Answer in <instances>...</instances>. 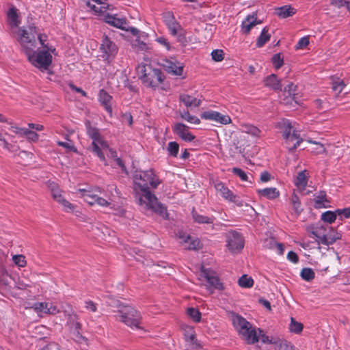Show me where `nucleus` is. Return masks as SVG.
Listing matches in <instances>:
<instances>
[{"mask_svg":"<svg viewBox=\"0 0 350 350\" xmlns=\"http://www.w3.org/2000/svg\"><path fill=\"white\" fill-rule=\"evenodd\" d=\"M12 277L8 274V271L3 269H0V286L7 288L10 285Z\"/></svg>","mask_w":350,"mask_h":350,"instance_id":"nucleus-26","label":"nucleus"},{"mask_svg":"<svg viewBox=\"0 0 350 350\" xmlns=\"http://www.w3.org/2000/svg\"><path fill=\"white\" fill-rule=\"evenodd\" d=\"M226 242L228 250L231 252L235 250H241L244 247V239L241 234L235 231L230 230L226 233Z\"/></svg>","mask_w":350,"mask_h":350,"instance_id":"nucleus-7","label":"nucleus"},{"mask_svg":"<svg viewBox=\"0 0 350 350\" xmlns=\"http://www.w3.org/2000/svg\"><path fill=\"white\" fill-rule=\"evenodd\" d=\"M167 150L169 156L176 157L179 151V144L176 142H170L168 144Z\"/></svg>","mask_w":350,"mask_h":350,"instance_id":"nucleus-34","label":"nucleus"},{"mask_svg":"<svg viewBox=\"0 0 350 350\" xmlns=\"http://www.w3.org/2000/svg\"><path fill=\"white\" fill-rule=\"evenodd\" d=\"M35 309L41 312H44L45 314H49V311L50 309H49V303L46 302H38L35 304Z\"/></svg>","mask_w":350,"mask_h":350,"instance_id":"nucleus-41","label":"nucleus"},{"mask_svg":"<svg viewBox=\"0 0 350 350\" xmlns=\"http://www.w3.org/2000/svg\"><path fill=\"white\" fill-rule=\"evenodd\" d=\"M23 135L27 137V139L32 142H36L38 139V135L35 131L26 129L23 131Z\"/></svg>","mask_w":350,"mask_h":350,"instance_id":"nucleus-49","label":"nucleus"},{"mask_svg":"<svg viewBox=\"0 0 350 350\" xmlns=\"http://www.w3.org/2000/svg\"><path fill=\"white\" fill-rule=\"evenodd\" d=\"M99 49L101 53L100 57L108 64L114 59L118 51V47L115 42L105 34L103 36Z\"/></svg>","mask_w":350,"mask_h":350,"instance_id":"nucleus-6","label":"nucleus"},{"mask_svg":"<svg viewBox=\"0 0 350 350\" xmlns=\"http://www.w3.org/2000/svg\"><path fill=\"white\" fill-rule=\"evenodd\" d=\"M238 284L243 288H250L254 284V280L252 277H249L247 275H243L239 279Z\"/></svg>","mask_w":350,"mask_h":350,"instance_id":"nucleus-31","label":"nucleus"},{"mask_svg":"<svg viewBox=\"0 0 350 350\" xmlns=\"http://www.w3.org/2000/svg\"><path fill=\"white\" fill-rule=\"evenodd\" d=\"M119 319L126 325L136 329H140L139 326L142 320V316L139 311L131 306H122L118 310Z\"/></svg>","mask_w":350,"mask_h":350,"instance_id":"nucleus-5","label":"nucleus"},{"mask_svg":"<svg viewBox=\"0 0 350 350\" xmlns=\"http://www.w3.org/2000/svg\"><path fill=\"white\" fill-rule=\"evenodd\" d=\"M71 333L74 340H75L77 342H81L82 340H85V338L81 334L80 330H72Z\"/></svg>","mask_w":350,"mask_h":350,"instance_id":"nucleus-54","label":"nucleus"},{"mask_svg":"<svg viewBox=\"0 0 350 350\" xmlns=\"http://www.w3.org/2000/svg\"><path fill=\"white\" fill-rule=\"evenodd\" d=\"M287 258L288 260L291 261L293 263H297L299 261V256L298 255L293 252L290 251L287 254Z\"/></svg>","mask_w":350,"mask_h":350,"instance_id":"nucleus-57","label":"nucleus"},{"mask_svg":"<svg viewBox=\"0 0 350 350\" xmlns=\"http://www.w3.org/2000/svg\"><path fill=\"white\" fill-rule=\"evenodd\" d=\"M162 66L167 72L173 75L182 76L183 74L184 66L180 65L178 62L165 59L163 60Z\"/></svg>","mask_w":350,"mask_h":350,"instance_id":"nucleus-13","label":"nucleus"},{"mask_svg":"<svg viewBox=\"0 0 350 350\" xmlns=\"http://www.w3.org/2000/svg\"><path fill=\"white\" fill-rule=\"evenodd\" d=\"M177 40L178 42L181 43L183 45H186L187 40V38L183 32H178L177 34Z\"/></svg>","mask_w":350,"mask_h":350,"instance_id":"nucleus-63","label":"nucleus"},{"mask_svg":"<svg viewBox=\"0 0 350 350\" xmlns=\"http://www.w3.org/2000/svg\"><path fill=\"white\" fill-rule=\"evenodd\" d=\"M112 100V96H110L107 91L102 89L99 92L98 94V100L100 103L101 105L104 107L105 110L111 113L112 107L111 105V101Z\"/></svg>","mask_w":350,"mask_h":350,"instance_id":"nucleus-16","label":"nucleus"},{"mask_svg":"<svg viewBox=\"0 0 350 350\" xmlns=\"http://www.w3.org/2000/svg\"><path fill=\"white\" fill-rule=\"evenodd\" d=\"M304 325L301 323L297 322L294 318H291L289 325V329L291 332L299 334L302 332Z\"/></svg>","mask_w":350,"mask_h":350,"instance_id":"nucleus-33","label":"nucleus"},{"mask_svg":"<svg viewBox=\"0 0 350 350\" xmlns=\"http://www.w3.org/2000/svg\"><path fill=\"white\" fill-rule=\"evenodd\" d=\"M23 255H15L12 259L14 262L21 267H24L26 265V260Z\"/></svg>","mask_w":350,"mask_h":350,"instance_id":"nucleus-45","label":"nucleus"},{"mask_svg":"<svg viewBox=\"0 0 350 350\" xmlns=\"http://www.w3.org/2000/svg\"><path fill=\"white\" fill-rule=\"evenodd\" d=\"M278 350H295V348L291 342L283 340L279 343Z\"/></svg>","mask_w":350,"mask_h":350,"instance_id":"nucleus-48","label":"nucleus"},{"mask_svg":"<svg viewBox=\"0 0 350 350\" xmlns=\"http://www.w3.org/2000/svg\"><path fill=\"white\" fill-rule=\"evenodd\" d=\"M167 18H170V21H167V26L170 29L173 28H180V25L175 21L174 15L171 12H167Z\"/></svg>","mask_w":350,"mask_h":350,"instance_id":"nucleus-43","label":"nucleus"},{"mask_svg":"<svg viewBox=\"0 0 350 350\" xmlns=\"http://www.w3.org/2000/svg\"><path fill=\"white\" fill-rule=\"evenodd\" d=\"M180 117L191 124H199L200 123V119L197 116L191 115L188 111L181 112Z\"/></svg>","mask_w":350,"mask_h":350,"instance_id":"nucleus-30","label":"nucleus"},{"mask_svg":"<svg viewBox=\"0 0 350 350\" xmlns=\"http://www.w3.org/2000/svg\"><path fill=\"white\" fill-rule=\"evenodd\" d=\"M345 87V84L343 80L337 78L336 80H333L332 82V90L336 92V95H338Z\"/></svg>","mask_w":350,"mask_h":350,"instance_id":"nucleus-37","label":"nucleus"},{"mask_svg":"<svg viewBox=\"0 0 350 350\" xmlns=\"http://www.w3.org/2000/svg\"><path fill=\"white\" fill-rule=\"evenodd\" d=\"M307 174V170H302L297 174L294 180L295 185L301 190H304L307 186L308 180Z\"/></svg>","mask_w":350,"mask_h":350,"instance_id":"nucleus-19","label":"nucleus"},{"mask_svg":"<svg viewBox=\"0 0 350 350\" xmlns=\"http://www.w3.org/2000/svg\"><path fill=\"white\" fill-rule=\"evenodd\" d=\"M314 200H325L326 202H329L327 198V194L325 191H320L318 193L314 195Z\"/></svg>","mask_w":350,"mask_h":350,"instance_id":"nucleus-56","label":"nucleus"},{"mask_svg":"<svg viewBox=\"0 0 350 350\" xmlns=\"http://www.w3.org/2000/svg\"><path fill=\"white\" fill-rule=\"evenodd\" d=\"M189 126L183 123H176L172 128L174 133L185 142H191L195 136L189 131Z\"/></svg>","mask_w":350,"mask_h":350,"instance_id":"nucleus-11","label":"nucleus"},{"mask_svg":"<svg viewBox=\"0 0 350 350\" xmlns=\"http://www.w3.org/2000/svg\"><path fill=\"white\" fill-rule=\"evenodd\" d=\"M312 231L311 232V233L319 239V241H318L319 243H321L323 245L327 246V235L321 234V233L319 232L320 228H314V227H312Z\"/></svg>","mask_w":350,"mask_h":350,"instance_id":"nucleus-35","label":"nucleus"},{"mask_svg":"<svg viewBox=\"0 0 350 350\" xmlns=\"http://www.w3.org/2000/svg\"><path fill=\"white\" fill-rule=\"evenodd\" d=\"M179 100L183 103L187 107H198L200 106L202 101L188 94H180L179 96Z\"/></svg>","mask_w":350,"mask_h":350,"instance_id":"nucleus-18","label":"nucleus"},{"mask_svg":"<svg viewBox=\"0 0 350 350\" xmlns=\"http://www.w3.org/2000/svg\"><path fill=\"white\" fill-rule=\"evenodd\" d=\"M211 56L214 61L221 62L224 58V52L221 49H215L212 51Z\"/></svg>","mask_w":350,"mask_h":350,"instance_id":"nucleus-42","label":"nucleus"},{"mask_svg":"<svg viewBox=\"0 0 350 350\" xmlns=\"http://www.w3.org/2000/svg\"><path fill=\"white\" fill-rule=\"evenodd\" d=\"M336 215L339 216L340 219H342V217L346 219L350 217V207L345 208L342 209L338 208L336 211Z\"/></svg>","mask_w":350,"mask_h":350,"instance_id":"nucleus-44","label":"nucleus"},{"mask_svg":"<svg viewBox=\"0 0 350 350\" xmlns=\"http://www.w3.org/2000/svg\"><path fill=\"white\" fill-rule=\"evenodd\" d=\"M202 247L201 242L199 239H193L189 241L188 245V250H197L200 249Z\"/></svg>","mask_w":350,"mask_h":350,"instance_id":"nucleus-50","label":"nucleus"},{"mask_svg":"<svg viewBox=\"0 0 350 350\" xmlns=\"http://www.w3.org/2000/svg\"><path fill=\"white\" fill-rule=\"evenodd\" d=\"M148 36L144 32L142 33L135 40L136 45L140 51H147L150 47L147 43Z\"/></svg>","mask_w":350,"mask_h":350,"instance_id":"nucleus-24","label":"nucleus"},{"mask_svg":"<svg viewBox=\"0 0 350 350\" xmlns=\"http://www.w3.org/2000/svg\"><path fill=\"white\" fill-rule=\"evenodd\" d=\"M258 193L260 196H263L269 200H273L279 197L280 192L276 188H265L257 190Z\"/></svg>","mask_w":350,"mask_h":350,"instance_id":"nucleus-23","label":"nucleus"},{"mask_svg":"<svg viewBox=\"0 0 350 350\" xmlns=\"http://www.w3.org/2000/svg\"><path fill=\"white\" fill-rule=\"evenodd\" d=\"M134 189L137 194L139 204H145L148 208L152 209L154 213L161 216L163 219H168L167 207L158 201L154 194L150 191L148 185L153 189H156L161 181L154 174V170H135L133 174Z\"/></svg>","mask_w":350,"mask_h":350,"instance_id":"nucleus-1","label":"nucleus"},{"mask_svg":"<svg viewBox=\"0 0 350 350\" xmlns=\"http://www.w3.org/2000/svg\"><path fill=\"white\" fill-rule=\"evenodd\" d=\"M100 145L98 144V142H92V145L90 146L91 150L95 153L101 161H105V155L103 152H102L100 146Z\"/></svg>","mask_w":350,"mask_h":350,"instance_id":"nucleus-39","label":"nucleus"},{"mask_svg":"<svg viewBox=\"0 0 350 350\" xmlns=\"http://www.w3.org/2000/svg\"><path fill=\"white\" fill-rule=\"evenodd\" d=\"M247 133L251 134L253 136H258L260 131L258 128L254 126H250L247 128Z\"/></svg>","mask_w":350,"mask_h":350,"instance_id":"nucleus-58","label":"nucleus"},{"mask_svg":"<svg viewBox=\"0 0 350 350\" xmlns=\"http://www.w3.org/2000/svg\"><path fill=\"white\" fill-rule=\"evenodd\" d=\"M82 196L84 200L90 205H94L96 204V199L98 197L96 195H92L90 191H83Z\"/></svg>","mask_w":350,"mask_h":350,"instance_id":"nucleus-40","label":"nucleus"},{"mask_svg":"<svg viewBox=\"0 0 350 350\" xmlns=\"http://www.w3.org/2000/svg\"><path fill=\"white\" fill-rule=\"evenodd\" d=\"M107 304L109 306L117 308L118 310L119 309H121V308H122V306H125L119 300L115 299L112 297H109V301H107Z\"/></svg>","mask_w":350,"mask_h":350,"instance_id":"nucleus-52","label":"nucleus"},{"mask_svg":"<svg viewBox=\"0 0 350 350\" xmlns=\"http://www.w3.org/2000/svg\"><path fill=\"white\" fill-rule=\"evenodd\" d=\"M85 124L87 129V133L92 139V142H98L100 140L102 136L99 133L98 129L92 126L90 120H86Z\"/></svg>","mask_w":350,"mask_h":350,"instance_id":"nucleus-22","label":"nucleus"},{"mask_svg":"<svg viewBox=\"0 0 350 350\" xmlns=\"http://www.w3.org/2000/svg\"><path fill=\"white\" fill-rule=\"evenodd\" d=\"M204 278L208 284L215 289H224L223 284L220 282L219 278L215 275V273L210 269H206L203 266L201 268L200 275Z\"/></svg>","mask_w":350,"mask_h":350,"instance_id":"nucleus-8","label":"nucleus"},{"mask_svg":"<svg viewBox=\"0 0 350 350\" xmlns=\"http://www.w3.org/2000/svg\"><path fill=\"white\" fill-rule=\"evenodd\" d=\"M8 18L10 21V23L12 25L17 26L18 21V13H17V9L14 7H12L9 9L8 12Z\"/></svg>","mask_w":350,"mask_h":350,"instance_id":"nucleus-32","label":"nucleus"},{"mask_svg":"<svg viewBox=\"0 0 350 350\" xmlns=\"http://www.w3.org/2000/svg\"><path fill=\"white\" fill-rule=\"evenodd\" d=\"M187 314L195 322H200L201 320V313L197 308L192 307L188 308L187 310Z\"/></svg>","mask_w":350,"mask_h":350,"instance_id":"nucleus-36","label":"nucleus"},{"mask_svg":"<svg viewBox=\"0 0 350 350\" xmlns=\"http://www.w3.org/2000/svg\"><path fill=\"white\" fill-rule=\"evenodd\" d=\"M300 275L305 281L310 282L314 278L315 273L312 269L305 267L301 271Z\"/></svg>","mask_w":350,"mask_h":350,"instance_id":"nucleus-28","label":"nucleus"},{"mask_svg":"<svg viewBox=\"0 0 350 350\" xmlns=\"http://www.w3.org/2000/svg\"><path fill=\"white\" fill-rule=\"evenodd\" d=\"M105 21L110 25L122 30L126 29V25H127L125 18H118L109 14L105 16Z\"/></svg>","mask_w":350,"mask_h":350,"instance_id":"nucleus-15","label":"nucleus"},{"mask_svg":"<svg viewBox=\"0 0 350 350\" xmlns=\"http://www.w3.org/2000/svg\"><path fill=\"white\" fill-rule=\"evenodd\" d=\"M200 117L202 119L213 120L221 124L226 125L231 122V118L229 116L212 110L204 111L200 114Z\"/></svg>","mask_w":350,"mask_h":350,"instance_id":"nucleus-9","label":"nucleus"},{"mask_svg":"<svg viewBox=\"0 0 350 350\" xmlns=\"http://www.w3.org/2000/svg\"><path fill=\"white\" fill-rule=\"evenodd\" d=\"M302 142H303V139L299 136L296 139V142L295 143H293V144H291L287 147L288 152H293L295 149H297V148L299 146V144Z\"/></svg>","mask_w":350,"mask_h":350,"instance_id":"nucleus-55","label":"nucleus"},{"mask_svg":"<svg viewBox=\"0 0 350 350\" xmlns=\"http://www.w3.org/2000/svg\"><path fill=\"white\" fill-rule=\"evenodd\" d=\"M325 202H326L325 200H314V206L317 209H320L322 208H327L328 206L325 204Z\"/></svg>","mask_w":350,"mask_h":350,"instance_id":"nucleus-64","label":"nucleus"},{"mask_svg":"<svg viewBox=\"0 0 350 350\" xmlns=\"http://www.w3.org/2000/svg\"><path fill=\"white\" fill-rule=\"evenodd\" d=\"M264 83L266 87H268L273 90H282V85L281 81L278 79L277 75L275 74H271L265 78Z\"/></svg>","mask_w":350,"mask_h":350,"instance_id":"nucleus-17","label":"nucleus"},{"mask_svg":"<svg viewBox=\"0 0 350 350\" xmlns=\"http://www.w3.org/2000/svg\"><path fill=\"white\" fill-rule=\"evenodd\" d=\"M271 38V34L269 33V28L265 27L262 29L260 35L256 40V46L258 48L262 47L266 42Z\"/></svg>","mask_w":350,"mask_h":350,"instance_id":"nucleus-25","label":"nucleus"},{"mask_svg":"<svg viewBox=\"0 0 350 350\" xmlns=\"http://www.w3.org/2000/svg\"><path fill=\"white\" fill-rule=\"evenodd\" d=\"M70 324L71 331L72 330H81V324L79 322L76 321L72 319H71V320L70 321Z\"/></svg>","mask_w":350,"mask_h":350,"instance_id":"nucleus-59","label":"nucleus"},{"mask_svg":"<svg viewBox=\"0 0 350 350\" xmlns=\"http://www.w3.org/2000/svg\"><path fill=\"white\" fill-rule=\"evenodd\" d=\"M85 308L88 310H90L92 312H96L97 310V308L96 306V304L91 300L85 301Z\"/></svg>","mask_w":350,"mask_h":350,"instance_id":"nucleus-61","label":"nucleus"},{"mask_svg":"<svg viewBox=\"0 0 350 350\" xmlns=\"http://www.w3.org/2000/svg\"><path fill=\"white\" fill-rule=\"evenodd\" d=\"M50 187L51 190V195L53 199L55 198V196H60L62 194L61 191L59 189L58 185L57 184L53 183L51 184Z\"/></svg>","mask_w":350,"mask_h":350,"instance_id":"nucleus-53","label":"nucleus"},{"mask_svg":"<svg viewBox=\"0 0 350 350\" xmlns=\"http://www.w3.org/2000/svg\"><path fill=\"white\" fill-rule=\"evenodd\" d=\"M296 12V10L291 5H284L275 9V14L281 18L292 16Z\"/></svg>","mask_w":350,"mask_h":350,"instance_id":"nucleus-20","label":"nucleus"},{"mask_svg":"<svg viewBox=\"0 0 350 350\" xmlns=\"http://www.w3.org/2000/svg\"><path fill=\"white\" fill-rule=\"evenodd\" d=\"M20 41L23 51L26 55L28 61L40 70H47L52 64L53 57L51 54L46 50H40L37 52L32 48L27 46V44H31V46L33 44L25 29L21 31Z\"/></svg>","mask_w":350,"mask_h":350,"instance_id":"nucleus-2","label":"nucleus"},{"mask_svg":"<svg viewBox=\"0 0 350 350\" xmlns=\"http://www.w3.org/2000/svg\"><path fill=\"white\" fill-rule=\"evenodd\" d=\"M336 211H327L321 214V219L327 224H332L336 219Z\"/></svg>","mask_w":350,"mask_h":350,"instance_id":"nucleus-27","label":"nucleus"},{"mask_svg":"<svg viewBox=\"0 0 350 350\" xmlns=\"http://www.w3.org/2000/svg\"><path fill=\"white\" fill-rule=\"evenodd\" d=\"M271 61L275 69H280L284 64V58L281 53L273 55Z\"/></svg>","mask_w":350,"mask_h":350,"instance_id":"nucleus-38","label":"nucleus"},{"mask_svg":"<svg viewBox=\"0 0 350 350\" xmlns=\"http://www.w3.org/2000/svg\"><path fill=\"white\" fill-rule=\"evenodd\" d=\"M191 217L193 221L198 224H213L215 217L214 216H206L198 212L194 207L191 211Z\"/></svg>","mask_w":350,"mask_h":350,"instance_id":"nucleus-14","label":"nucleus"},{"mask_svg":"<svg viewBox=\"0 0 350 350\" xmlns=\"http://www.w3.org/2000/svg\"><path fill=\"white\" fill-rule=\"evenodd\" d=\"M232 171L233 174L238 176L241 179V180H243V181L248 180L247 175L241 169L238 168V167H234V168H232Z\"/></svg>","mask_w":350,"mask_h":350,"instance_id":"nucleus-46","label":"nucleus"},{"mask_svg":"<svg viewBox=\"0 0 350 350\" xmlns=\"http://www.w3.org/2000/svg\"><path fill=\"white\" fill-rule=\"evenodd\" d=\"M309 38L307 36L303 37L299 39L297 43L295 48L296 49H304L309 44Z\"/></svg>","mask_w":350,"mask_h":350,"instance_id":"nucleus-51","label":"nucleus"},{"mask_svg":"<svg viewBox=\"0 0 350 350\" xmlns=\"http://www.w3.org/2000/svg\"><path fill=\"white\" fill-rule=\"evenodd\" d=\"M139 79L147 87L156 89L165 79L162 71L153 68L150 64L139 65L137 68Z\"/></svg>","mask_w":350,"mask_h":350,"instance_id":"nucleus-4","label":"nucleus"},{"mask_svg":"<svg viewBox=\"0 0 350 350\" xmlns=\"http://www.w3.org/2000/svg\"><path fill=\"white\" fill-rule=\"evenodd\" d=\"M215 187L217 191H220L224 198L230 202H236V196L228 188L225 187L222 183H217Z\"/></svg>","mask_w":350,"mask_h":350,"instance_id":"nucleus-21","label":"nucleus"},{"mask_svg":"<svg viewBox=\"0 0 350 350\" xmlns=\"http://www.w3.org/2000/svg\"><path fill=\"white\" fill-rule=\"evenodd\" d=\"M271 175L267 171H264L261 173L260 179L262 182L266 183L271 180Z\"/></svg>","mask_w":350,"mask_h":350,"instance_id":"nucleus-60","label":"nucleus"},{"mask_svg":"<svg viewBox=\"0 0 350 350\" xmlns=\"http://www.w3.org/2000/svg\"><path fill=\"white\" fill-rule=\"evenodd\" d=\"M283 131V137L285 139V144L286 148L293 144L294 141L300 136L298 133V131L296 130H293V133H291L292 125L291 122L288 120H284L282 121V127Z\"/></svg>","mask_w":350,"mask_h":350,"instance_id":"nucleus-10","label":"nucleus"},{"mask_svg":"<svg viewBox=\"0 0 350 350\" xmlns=\"http://www.w3.org/2000/svg\"><path fill=\"white\" fill-rule=\"evenodd\" d=\"M232 323L239 334L248 344H254L258 341L259 338L263 343L273 342L260 329H258L259 335H258L256 329L252 327L251 323L239 314L234 316Z\"/></svg>","mask_w":350,"mask_h":350,"instance_id":"nucleus-3","label":"nucleus"},{"mask_svg":"<svg viewBox=\"0 0 350 350\" xmlns=\"http://www.w3.org/2000/svg\"><path fill=\"white\" fill-rule=\"evenodd\" d=\"M156 40L161 44L165 46L168 51L170 50V44L167 41V38H165V37H159L157 38Z\"/></svg>","mask_w":350,"mask_h":350,"instance_id":"nucleus-62","label":"nucleus"},{"mask_svg":"<svg viewBox=\"0 0 350 350\" xmlns=\"http://www.w3.org/2000/svg\"><path fill=\"white\" fill-rule=\"evenodd\" d=\"M261 23L262 21L260 20L257 19L256 12H253L247 15L241 24L243 33L245 35L249 34L252 27Z\"/></svg>","mask_w":350,"mask_h":350,"instance_id":"nucleus-12","label":"nucleus"},{"mask_svg":"<svg viewBox=\"0 0 350 350\" xmlns=\"http://www.w3.org/2000/svg\"><path fill=\"white\" fill-rule=\"evenodd\" d=\"M297 85H295L293 83H290L286 87H284V91L287 92L290 96H293L294 99L296 95L295 92L297 91Z\"/></svg>","mask_w":350,"mask_h":350,"instance_id":"nucleus-47","label":"nucleus"},{"mask_svg":"<svg viewBox=\"0 0 350 350\" xmlns=\"http://www.w3.org/2000/svg\"><path fill=\"white\" fill-rule=\"evenodd\" d=\"M291 202L295 212L297 214H300L303 211V208L301 207V202L299 198L295 193H293L292 194Z\"/></svg>","mask_w":350,"mask_h":350,"instance_id":"nucleus-29","label":"nucleus"}]
</instances>
